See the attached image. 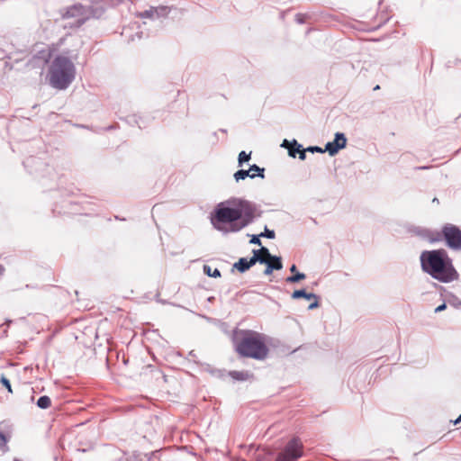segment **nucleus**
I'll list each match as a JSON object with an SVG mask.
<instances>
[{
    "instance_id": "1",
    "label": "nucleus",
    "mask_w": 461,
    "mask_h": 461,
    "mask_svg": "<svg viewBox=\"0 0 461 461\" xmlns=\"http://www.w3.org/2000/svg\"><path fill=\"white\" fill-rule=\"evenodd\" d=\"M248 202L229 199L219 203L211 217L212 225L222 234L239 232L254 220L252 210H245Z\"/></svg>"
},
{
    "instance_id": "2",
    "label": "nucleus",
    "mask_w": 461,
    "mask_h": 461,
    "mask_svg": "<svg viewBox=\"0 0 461 461\" xmlns=\"http://www.w3.org/2000/svg\"><path fill=\"white\" fill-rule=\"evenodd\" d=\"M420 261L423 272L441 283L458 279V273L445 249L424 250L420 256Z\"/></svg>"
},
{
    "instance_id": "3",
    "label": "nucleus",
    "mask_w": 461,
    "mask_h": 461,
    "mask_svg": "<svg viewBox=\"0 0 461 461\" xmlns=\"http://www.w3.org/2000/svg\"><path fill=\"white\" fill-rule=\"evenodd\" d=\"M76 73V66L68 53L51 56L47 78L53 88L67 89L75 80Z\"/></svg>"
},
{
    "instance_id": "4",
    "label": "nucleus",
    "mask_w": 461,
    "mask_h": 461,
    "mask_svg": "<svg viewBox=\"0 0 461 461\" xmlns=\"http://www.w3.org/2000/svg\"><path fill=\"white\" fill-rule=\"evenodd\" d=\"M232 340L237 352L242 357L263 360L268 355V348L265 343L264 337L257 331L235 330Z\"/></svg>"
},
{
    "instance_id": "5",
    "label": "nucleus",
    "mask_w": 461,
    "mask_h": 461,
    "mask_svg": "<svg viewBox=\"0 0 461 461\" xmlns=\"http://www.w3.org/2000/svg\"><path fill=\"white\" fill-rule=\"evenodd\" d=\"M420 235L431 243L444 240L449 249L461 250V230L456 225L447 223L442 227L441 232L424 230Z\"/></svg>"
},
{
    "instance_id": "6",
    "label": "nucleus",
    "mask_w": 461,
    "mask_h": 461,
    "mask_svg": "<svg viewBox=\"0 0 461 461\" xmlns=\"http://www.w3.org/2000/svg\"><path fill=\"white\" fill-rule=\"evenodd\" d=\"M104 10L100 6L99 2L95 6L90 5L88 3L86 4H76L67 9L63 14L65 19H74L71 23L73 26H80L87 19L91 17H99L103 14Z\"/></svg>"
},
{
    "instance_id": "7",
    "label": "nucleus",
    "mask_w": 461,
    "mask_h": 461,
    "mask_svg": "<svg viewBox=\"0 0 461 461\" xmlns=\"http://www.w3.org/2000/svg\"><path fill=\"white\" fill-rule=\"evenodd\" d=\"M303 456V443L298 438H293L279 453L276 461H295Z\"/></svg>"
},
{
    "instance_id": "8",
    "label": "nucleus",
    "mask_w": 461,
    "mask_h": 461,
    "mask_svg": "<svg viewBox=\"0 0 461 461\" xmlns=\"http://www.w3.org/2000/svg\"><path fill=\"white\" fill-rule=\"evenodd\" d=\"M347 145V138L344 133L337 132L332 141H329L325 145L324 150L330 156H335L340 149H344Z\"/></svg>"
},
{
    "instance_id": "9",
    "label": "nucleus",
    "mask_w": 461,
    "mask_h": 461,
    "mask_svg": "<svg viewBox=\"0 0 461 461\" xmlns=\"http://www.w3.org/2000/svg\"><path fill=\"white\" fill-rule=\"evenodd\" d=\"M293 299L307 298V300H313L308 306L309 310H313L319 307V296L312 293H306L304 289L295 290L292 294Z\"/></svg>"
},
{
    "instance_id": "10",
    "label": "nucleus",
    "mask_w": 461,
    "mask_h": 461,
    "mask_svg": "<svg viewBox=\"0 0 461 461\" xmlns=\"http://www.w3.org/2000/svg\"><path fill=\"white\" fill-rule=\"evenodd\" d=\"M167 14V7H158V8H150L149 10H146L145 12L140 14V16L141 18H158L160 16H164Z\"/></svg>"
},
{
    "instance_id": "11",
    "label": "nucleus",
    "mask_w": 461,
    "mask_h": 461,
    "mask_svg": "<svg viewBox=\"0 0 461 461\" xmlns=\"http://www.w3.org/2000/svg\"><path fill=\"white\" fill-rule=\"evenodd\" d=\"M281 147L286 148L288 149V155L292 158H295L303 145L298 143L296 140H293L292 141L284 140Z\"/></svg>"
},
{
    "instance_id": "12",
    "label": "nucleus",
    "mask_w": 461,
    "mask_h": 461,
    "mask_svg": "<svg viewBox=\"0 0 461 461\" xmlns=\"http://www.w3.org/2000/svg\"><path fill=\"white\" fill-rule=\"evenodd\" d=\"M251 267H253L249 258H240L237 262L233 264V268L237 269L240 273H244L249 270Z\"/></svg>"
},
{
    "instance_id": "13",
    "label": "nucleus",
    "mask_w": 461,
    "mask_h": 461,
    "mask_svg": "<svg viewBox=\"0 0 461 461\" xmlns=\"http://www.w3.org/2000/svg\"><path fill=\"white\" fill-rule=\"evenodd\" d=\"M290 271L292 273H294V275L286 277L285 281L287 283H291V284L297 283V282H299L301 280L305 279V277H306L305 274L301 273V272H297V267H296L295 265H292L291 266Z\"/></svg>"
},
{
    "instance_id": "14",
    "label": "nucleus",
    "mask_w": 461,
    "mask_h": 461,
    "mask_svg": "<svg viewBox=\"0 0 461 461\" xmlns=\"http://www.w3.org/2000/svg\"><path fill=\"white\" fill-rule=\"evenodd\" d=\"M233 177L236 182H239L240 180H244L247 177H250L253 179L256 177V175L254 173L249 174V171H247L245 169H239L234 173Z\"/></svg>"
},
{
    "instance_id": "15",
    "label": "nucleus",
    "mask_w": 461,
    "mask_h": 461,
    "mask_svg": "<svg viewBox=\"0 0 461 461\" xmlns=\"http://www.w3.org/2000/svg\"><path fill=\"white\" fill-rule=\"evenodd\" d=\"M250 262L254 266L256 263H267V258H263L259 249H253V256L249 258Z\"/></svg>"
},
{
    "instance_id": "16",
    "label": "nucleus",
    "mask_w": 461,
    "mask_h": 461,
    "mask_svg": "<svg viewBox=\"0 0 461 461\" xmlns=\"http://www.w3.org/2000/svg\"><path fill=\"white\" fill-rule=\"evenodd\" d=\"M247 171H249V174H255L256 175V177H260V178H265V168L264 167H258V165L256 164H253L249 167V168L247 170Z\"/></svg>"
},
{
    "instance_id": "17",
    "label": "nucleus",
    "mask_w": 461,
    "mask_h": 461,
    "mask_svg": "<svg viewBox=\"0 0 461 461\" xmlns=\"http://www.w3.org/2000/svg\"><path fill=\"white\" fill-rule=\"evenodd\" d=\"M36 404L40 409H48L51 404V400L49 396L43 395L38 399Z\"/></svg>"
},
{
    "instance_id": "18",
    "label": "nucleus",
    "mask_w": 461,
    "mask_h": 461,
    "mask_svg": "<svg viewBox=\"0 0 461 461\" xmlns=\"http://www.w3.org/2000/svg\"><path fill=\"white\" fill-rule=\"evenodd\" d=\"M230 375L234 380L244 381V380L248 379L249 373L248 372H241V371H231V372H230Z\"/></svg>"
},
{
    "instance_id": "19",
    "label": "nucleus",
    "mask_w": 461,
    "mask_h": 461,
    "mask_svg": "<svg viewBox=\"0 0 461 461\" xmlns=\"http://www.w3.org/2000/svg\"><path fill=\"white\" fill-rule=\"evenodd\" d=\"M203 273L205 275H207L208 276H212V277H220L221 276V272L218 268H214L212 270V267L208 265L203 266Z\"/></svg>"
},
{
    "instance_id": "20",
    "label": "nucleus",
    "mask_w": 461,
    "mask_h": 461,
    "mask_svg": "<svg viewBox=\"0 0 461 461\" xmlns=\"http://www.w3.org/2000/svg\"><path fill=\"white\" fill-rule=\"evenodd\" d=\"M251 158V152L247 153L246 151H241L238 157V165L239 167H242L244 163L248 162Z\"/></svg>"
},
{
    "instance_id": "21",
    "label": "nucleus",
    "mask_w": 461,
    "mask_h": 461,
    "mask_svg": "<svg viewBox=\"0 0 461 461\" xmlns=\"http://www.w3.org/2000/svg\"><path fill=\"white\" fill-rule=\"evenodd\" d=\"M271 265H273L276 270H281L283 268L281 257L274 256L271 259Z\"/></svg>"
},
{
    "instance_id": "22",
    "label": "nucleus",
    "mask_w": 461,
    "mask_h": 461,
    "mask_svg": "<svg viewBox=\"0 0 461 461\" xmlns=\"http://www.w3.org/2000/svg\"><path fill=\"white\" fill-rule=\"evenodd\" d=\"M0 383L3 386H5L7 389V391L9 393H13L11 383L5 375H1Z\"/></svg>"
},
{
    "instance_id": "23",
    "label": "nucleus",
    "mask_w": 461,
    "mask_h": 461,
    "mask_svg": "<svg viewBox=\"0 0 461 461\" xmlns=\"http://www.w3.org/2000/svg\"><path fill=\"white\" fill-rule=\"evenodd\" d=\"M7 441H8V437L6 436V434L4 431L0 430V448L3 449L4 451L6 448Z\"/></svg>"
},
{
    "instance_id": "24",
    "label": "nucleus",
    "mask_w": 461,
    "mask_h": 461,
    "mask_svg": "<svg viewBox=\"0 0 461 461\" xmlns=\"http://www.w3.org/2000/svg\"><path fill=\"white\" fill-rule=\"evenodd\" d=\"M448 303L455 307V308H458L459 306H461V300H459L456 296L455 295H451L449 298H448Z\"/></svg>"
},
{
    "instance_id": "25",
    "label": "nucleus",
    "mask_w": 461,
    "mask_h": 461,
    "mask_svg": "<svg viewBox=\"0 0 461 461\" xmlns=\"http://www.w3.org/2000/svg\"><path fill=\"white\" fill-rule=\"evenodd\" d=\"M259 251H261L262 257L267 258V260H271L272 258L275 256V255H272L270 253L269 249L266 247H261V249H259Z\"/></svg>"
},
{
    "instance_id": "26",
    "label": "nucleus",
    "mask_w": 461,
    "mask_h": 461,
    "mask_svg": "<svg viewBox=\"0 0 461 461\" xmlns=\"http://www.w3.org/2000/svg\"><path fill=\"white\" fill-rule=\"evenodd\" d=\"M149 457L147 455H141V454H133L131 456V461H149Z\"/></svg>"
},
{
    "instance_id": "27",
    "label": "nucleus",
    "mask_w": 461,
    "mask_h": 461,
    "mask_svg": "<svg viewBox=\"0 0 461 461\" xmlns=\"http://www.w3.org/2000/svg\"><path fill=\"white\" fill-rule=\"evenodd\" d=\"M259 236L265 237V238H267V239H274L276 234H275L274 230H268L267 227H265V231L261 232L259 234Z\"/></svg>"
},
{
    "instance_id": "28",
    "label": "nucleus",
    "mask_w": 461,
    "mask_h": 461,
    "mask_svg": "<svg viewBox=\"0 0 461 461\" xmlns=\"http://www.w3.org/2000/svg\"><path fill=\"white\" fill-rule=\"evenodd\" d=\"M267 267L266 269L264 270V275L266 276H268V275H271L273 273L275 269V267H273V265H271V260H267V263H264Z\"/></svg>"
},
{
    "instance_id": "29",
    "label": "nucleus",
    "mask_w": 461,
    "mask_h": 461,
    "mask_svg": "<svg viewBox=\"0 0 461 461\" xmlns=\"http://www.w3.org/2000/svg\"><path fill=\"white\" fill-rule=\"evenodd\" d=\"M307 150L312 153H314V152L323 153L325 151L324 149H322L321 147H318V146H310L307 148Z\"/></svg>"
},
{
    "instance_id": "30",
    "label": "nucleus",
    "mask_w": 461,
    "mask_h": 461,
    "mask_svg": "<svg viewBox=\"0 0 461 461\" xmlns=\"http://www.w3.org/2000/svg\"><path fill=\"white\" fill-rule=\"evenodd\" d=\"M260 238H261V236H259V234L258 235H252L251 236V240H250V243L260 246L261 245Z\"/></svg>"
},
{
    "instance_id": "31",
    "label": "nucleus",
    "mask_w": 461,
    "mask_h": 461,
    "mask_svg": "<svg viewBox=\"0 0 461 461\" xmlns=\"http://www.w3.org/2000/svg\"><path fill=\"white\" fill-rule=\"evenodd\" d=\"M307 149H303V147L301 148V150L298 152V157L301 160H304L306 158V152H307Z\"/></svg>"
},
{
    "instance_id": "32",
    "label": "nucleus",
    "mask_w": 461,
    "mask_h": 461,
    "mask_svg": "<svg viewBox=\"0 0 461 461\" xmlns=\"http://www.w3.org/2000/svg\"><path fill=\"white\" fill-rule=\"evenodd\" d=\"M447 308V304L445 303H443L442 304L438 305L436 309H435V312H440L442 311H444L445 309Z\"/></svg>"
},
{
    "instance_id": "33",
    "label": "nucleus",
    "mask_w": 461,
    "mask_h": 461,
    "mask_svg": "<svg viewBox=\"0 0 461 461\" xmlns=\"http://www.w3.org/2000/svg\"><path fill=\"white\" fill-rule=\"evenodd\" d=\"M130 118L131 120V121H127L128 123L134 122V123H136L139 126V128H141L140 120H136V117H130Z\"/></svg>"
},
{
    "instance_id": "34",
    "label": "nucleus",
    "mask_w": 461,
    "mask_h": 461,
    "mask_svg": "<svg viewBox=\"0 0 461 461\" xmlns=\"http://www.w3.org/2000/svg\"><path fill=\"white\" fill-rule=\"evenodd\" d=\"M461 422V414L457 417L456 420L453 421L455 425L459 424Z\"/></svg>"
},
{
    "instance_id": "35",
    "label": "nucleus",
    "mask_w": 461,
    "mask_h": 461,
    "mask_svg": "<svg viewBox=\"0 0 461 461\" xmlns=\"http://www.w3.org/2000/svg\"><path fill=\"white\" fill-rule=\"evenodd\" d=\"M296 21L298 23H303V16L301 14H297L296 15Z\"/></svg>"
},
{
    "instance_id": "36",
    "label": "nucleus",
    "mask_w": 461,
    "mask_h": 461,
    "mask_svg": "<svg viewBox=\"0 0 461 461\" xmlns=\"http://www.w3.org/2000/svg\"><path fill=\"white\" fill-rule=\"evenodd\" d=\"M4 271H5L4 267L0 265V276L3 275Z\"/></svg>"
},
{
    "instance_id": "37",
    "label": "nucleus",
    "mask_w": 461,
    "mask_h": 461,
    "mask_svg": "<svg viewBox=\"0 0 461 461\" xmlns=\"http://www.w3.org/2000/svg\"><path fill=\"white\" fill-rule=\"evenodd\" d=\"M432 202H433V203H439V202H438V198H436V197L432 200Z\"/></svg>"
},
{
    "instance_id": "38",
    "label": "nucleus",
    "mask_w": 461,
    "mask_h": 461,
    "mask_svg": "<svg viewBox=\"0 0 461 461\" xmlns=\"http://www.w3.org/2000/svg\"><path fill=\"white\" fill-rule=\"evenodd\" d=\"M83 425H84L83 423L77 424V428L82 427Z\"/></svg>"
},
{
    "instance_id": "39",
    "label": "nucleus",
    "mask_w": 461,
    "mask_h": 461,
    "mask_svg": "<svg viewBox=\"0 0 461 461\" xmlns=\"http://www.w3.org/2000/svg\"><path fill=\"white\" fill-rule=\"evenodd\" d=\"M14 461H22V460H20L18 458H14Z\"/></svg>"
}]
</instances>
